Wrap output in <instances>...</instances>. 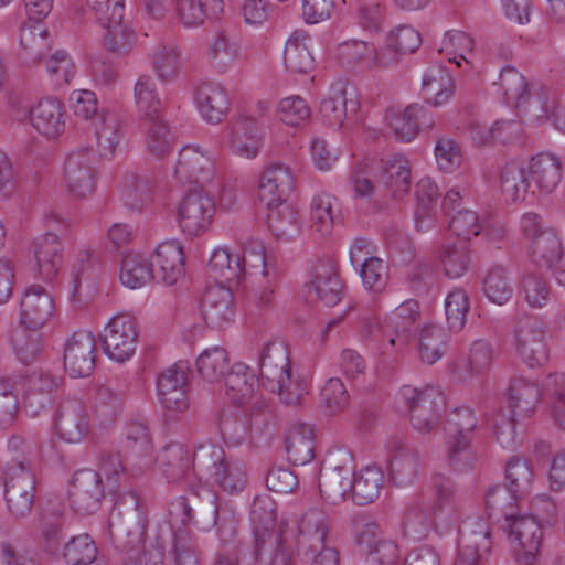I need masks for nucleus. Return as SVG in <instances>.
Returning a JSON list of instances; mask_svg holds the SVG:
<instances>
[{
    "label": "nucleus",
    "mask_w": 565,
    "mask_h": 565,
    "mask_svg": "<svg viewBox=\"0 0 565 565\" xmlns=\"http://www.w3.org/2000/svg\"><path fill=\"white\" fill-rule=\"evenodd\" d=\"M210 275L221 282L237 284L245 274L242 257L231 254L227 248L216 249L209 260Z\"/></svg>",
    "instance_id": "40"
},
{
    "label": "nucleus",
    "mask_w": 565,
    "mask_h": 565,
    "mask_svg": "<svg viewBox=\"0 0 565 565\" xmlns=\"http://www.w3.org/2000/svg\"><path fill=\"white\" fill-rule=\"evenodd\" d=\"M439 260L446 276L459 278L468 271L471 256L465 243H448L440 247Z\"/></svg>",
    "instance_id": "53"
},
{
    "label": "nucleus",
    "mask_w": 565,
    "mask_h": 565,
    "mask_svg": "<svg viewBox=\"0 0 565 565\" xmlns=\"http://www.w3.org/2000/svg\"><path fill=\"white\" fill-rule=\"evenodd\" d=\"M180 50L173 44L161 43L152 54V65L158 78L170 82L178 77L181 71Z\"/></svg>",
    "instance_id": "56"
},
{
    "label": "nucleus",
    "mask_w": 565,
    "mask_h": 565,
    "mask_svg": "<svg viewBox=\"0 0 565 565\" xmlns=\"http://www.w3.org/2000/svg\"><path fill=\"white\" fill-rule=\"evenodd\" d=\"M300 533L308 540L312 553L327 546L328 516L318 509L307 511L299 523Z\"/></svg>",
    "instance_id": "54"
},
{
    "label": "nucleus",
    "mask_w": 565,
    "mask_h": 565,
    "mask_svg": "<svg viewBox=\"0 0 565 565\" xmlns=\"http://www.w3.org/2000/svg\"><path fill=\"white\" fill-rule=\"evenodd\" d=\"M542 395L539 385L524 377H515L509 387V403L513 417L529 416Z\"/></svg>",
    "instance_id": "37"
},
{
    "label": "nucleus",
    "mask_w": 565,
    "mask_h": 565,
    "mask_svg": "<svg viewBox=\"0 0 565 565\" xmlns=\"http://www.w3.org/2000/svg\"><path fill=\"white\" fill-rule=\"evenodd\" d=\"M479 429V420L472 408L461 406L452 409L445 422L447 460L454 471L465 472L475 467L477 455L472 439Z\"/></svg>",
    "instance_id": "2"
},
{
    "label": "nucleus",
    "mask_w": 565,
    "mask_h": 565,
    "mask_svg": "<svg viewBox=\"0 0 565 565\" xmlns=\"http://www.w3.org/2000/svg\"><path fill=\"white\" fill-rule=\"evenodd\" d=\"M505 520L509 522V539L515 552L519 565H534L542 542V530L540 523L533 516H513L504 511Z\"/></svg>",
    "instance_id": "11"
},
{
    "label": "nucleus",
    "mask_w": 565,
    "mask_h": 565,
    "mask_svg": "<svg viewBox=\"0 0 565 565\" xmlns=\"http://www.w3.org/2000/svg\"><path fill=\"white\" fill-rule=\"evenodd\" d=\"M383 482L381 469L366 467L358 476H353L349 495L359 505L371 503L379 497Z\"/></svg>",
    "instance_id": "43"
},
{
    "label": "nucleus",
    "mask_w": 565,
    "mask_h": 565,
    "mask_svg": "<svg viewBox=\"0 0 565 565\" xmlns=\"http://www.w3.org/2000/svg\"><path fill=\"white\" fill-rule=\"evenodd\" d=\"M353 476L354 473L347 476L342 472L321 469L319 490L322 498L332 504L343 501L350 493Z\"/></svg>",
    "instance_id": "55"
},
{
    "label": "nucleus",
    "mask_w": 565,
    "mask_h": 565,
    "mask_svg": "<svg viewBox=\"0 0 565 565\" xmlns=\"http://www.w3.org/2000/svg\"><path fill=\"white\" fill-rule=\"evenodd\" d=\"M288 459L295 466H303L315 457V428L310 424H295L286 438Z\"/></svg>",
    "instance_id": "30"
},
{
    "label": "nucleus",
    "mask_w": 565,
    "mask_h": 565,
    "mask_svg": "<svg viewBox=\"0 0 565 565\" xmlns=\"http://www.w3.org/2000/svg\"><path fill=\"white\" fill-rule=\"evenodd\" d=\"M35 476L24 461L9 468L6 479V501L10 513L15 518H24L32 511L35 498Z\"/></svg>",
    "instance_id": "8"
},
{
    "label": "nucleus",
    "mask_w": 565,
    "mask_h": 565,
    "mask_svg": "<svg viewBox=\"0 0 565 565\" xmlns=\"http://www.w3.org/2000/svg\"><path fill=\"white\" fill-rule=\"evenodd\" d=\"M202 315L212 328L222 329L234 319V301L230 288L211 286L202 299Z\"/></svg>",
    "instance_id": "21"
},
{
    "label": "nucleus",
    "mask_w": 565,
    "mask_h": 565,
    "mask_svg": "<svg viewBox=\"0 0 565 565\" xmlns=\"http://www.w3.org/2000/svg\"><path fill=\"white\" fill-rule=\"evenodd\" d=\"M505 481L512 493H516L519 498L529 494L533 482V471L527 460L522 457H512L505 469Z\"/></svg>",
    "instance_id": "58"
},
{
    "label": "nucleus",
    "mask_w": 565,
    "mask_h": 565,
    "mask_svg": "<svg viewBox=\"0 0 565 565\" xmlns=\"http://www.w3.org/2000/svg\"><path fill=\"white\" fill-rule=\"evenodd\" d=\"M296 189L295 179H259L257 194L267 211L288 205Z\"/></svg>",
    "instance_id": "48"
},
{
    "label": "nucleus",
    "mask_w": 565,
    "mask_h": 565,
    "mask_svg": "<svg viewBox=\"0 0 565 565\" xmlns=\"http://www.w3.org/2000/svg\"><path fill=\"white\" fill-rule=\"evenodd\" d=\"M359 107V100L348 97L345 85L340 83L332 87L331 96L321 102L320 114L326 125L340 128L349 116L356 114Z\"/></svg>",
    "instance_id": "26"
},
{
    "label": "nucleus",
    "mask_w": 565,
    "mask_h": 565,
    "mask_svg": "<svg viewBox=\"0 0 565 565\" xmlns=\"http://www.w3.org/2000/svg\"><path fill=\"white\" fill-rule=\"evenodd\" d=\"M310 289L326 306L333 307L343 296V285L331 264H319L315 267Z\"/></svg>",
    "instance_id": "31"
},
{
    "label": "nucleus",
    "mask_w": 565,
    "mask_h": 565,
    "mask_svg": "<svg viewBox=\"0 0 565 565\" xmlns=\"http://www.w3.org/2000/svg\"><path fill=\"white\" fill-rule=\"evenodd\" d=\"M217 173L213 160L194 147H184L179 152L175 177H198Z\"/></svg>",
    "instance_id": "50"
},
{
    "label": "nucleus",
    "mask_w": 565,
    "mask_h": 565,
    "mask_svg": "<svg viewBox=\"0 0 565 565\" xmlns=\"http://www.w3.org/2000/svg\"><path fill=\"white\" fill-rule=\"evenodd\" d=\"M402 395L408 408L411 423L416 430L426 434L439 426L445 409V398L438 390L433 386L418 390L407 385L402 387Z\"/></svg>",
    "instance_id": "5"
},
{
    "label": "nucleus",
    "mask_w": 565,
    "mask_h": 565,
    "mask_svg": "<svg viewBox=\"0 0 565 565\" xmlns=\"http://www.w3.org/2000/svg\"><path fill=\"white\" fill-rule=\"evenodd\" d=\"M196 369L207 382L221 381L230 370L227 351L222 347L206 349L196 359Z\"/></svg>",
    "instance_id": "51"
},
{
    "label": "nucleus",
    "mask_w": 565,
    "mask_h": 565,
    "mask_svg": "<svg viewBox=\"0 0 565 565\" xmlns=\"http://www.w3.org/2000/svg\"><path fill=\"white\" fill-rule=\"evenodd\" d=\"M104 497V486L100 475L92 469L78 470L74 473L68 489L72 509L81 515L95 513Z\"/></svg>",
    "instance_id": "13"
},
{
    "label": "nucleus",
    "mask_w": 565,
    "mask_h": 565,
    "mask_svg": "<svg viewBox=\"0 0 565 565\" xmlns=\"http://www.w3.org/2000/svg\"><path fill=\"white\" fill-rule=\"evenodd\" d=\"M53 309L50 294L41 286H32L20 301V323L30 330H39L49 321Z\"/></svg>",
    "instance_id": "17"
},
{
    "label": "nucleus",
    "mask_w": 565,
    "mask_h": 565,
    "mask_svg": "<svg viewBox=\"0 0 565 565\" xmlns=\"http://www.w3.org/2000/svg\"><path fill=\"white\" fill-rule=\"evenodd\" d=\"M33 254L38 274L43 280H53L62 266L63 244L60 237L52 232L36 237L33 242Z\"/></svg>",
    "instance_id": "23"
},
{
    "label": "nucleus",
    "mask_w": 565,
    "mask_h": 565,
    "mask_svg": "<svg viewBox=\"0 0 565 565\" xmlns=\"http://www.w3.org/2000/svg\"><path fill=\"white\" fill-rule=\"evenodd\" d=\"M337 198L330 193L316 194L310 202V226L321 236L331 234L334 221Z\"/></svg>",
    "instance_id": "46"
},
{
    "label": "nucleus",
    "mask_w": 565,
    "mask_h": 565,
    "mask_svg": "<svg viewBox=\"0 0 565 565\" xmlns=\"http://www.w3.org/2000/svg\"><path fill=\"white\" fill-rule=\"evenodd\" d=\"M194 457L195 450L191 452L188 446L171 443L160 450L156 457V461L168 482L173 483L185 478L191 468L198 472Z\"/></svg>",
    "instance_id": "20"
},
{
    "label": "nucleus",
    "mask_w": 565,
    "mask_h": 565,
    "mask_svg": "<svg viewBox=\"0 0 565 565\" xmlns=\"http://www.w3.org/2000/svg\"><path fill=\"white\" fill-rule=\"evenodd\" d=\"M483 291L490 301L500 306L512 298L513 287L504 267H491L483 280Z\"/></svg>",
    "instance_id": "59"
},
{
    "label": "nucleus",
    "mask_w": 565,
    "mask_h": 565,
    "mask_svg": "<svg viewBox=\"0 0 565 565\" xmlns=\"http://www.w3.org/2000/svg\"><path fill=\"white\" fill-rule=\"evenodd\" d=\"M206 509L212 516L213 525L217 527L221 547L213 565H239L241 555L246 544L236 540L237 520L235 512L227 507L218 505L214 494L207 493Z\"/></svg>",
    "instance_id": "6"
},
{
    "label": "nucleus",
    "mask_w": 565,
    "mask_h": 565,
    "mask_svg": "<svg viewBox=\"0 0 565 565\" xmlns=\"http://www.w3.org/2000/svg\"><path fill=\"white\" fill-rule=\"evenodd\" d=\"M97 139V147L102 157H113L122 136V125L114 111L102 110L93 125Z\"/></svg>",
    "instance_id": "36"
},
{
    "label": "nucleus",
    "mask_w": 565,
    "mask_h": 565,
    "mask_svg": "<svg viewBox=\"0 0 565 565\" xmlns=\"http://www.w3.org/2000/svg\"><path fill=\"white\" fill-rule=\"evenodd\" d=\"M32 126L43 136L54 138L65 128L62 104L56 98L41 99L29 110Z\"/></svg>",
    "instance_id": "27"
},
{
    "label": "nucleus",
    "mask_w": 565,
    "mask_h": 565,
    "mask_svg": "<svg viewBox=\"0 0 565 565\" xmlns=\"http://www.w3.org/2000/svg\"><path fill=\"white\" fill-rule=\"evenodd\" d=\"M338 57L349 68L359 65L367 68L374 65H387L383 57L377 54L375 46L365 41L351 40L341 43L338 47Z\"/></svg>",
    "instance_id": "39"
},
{
    "label": "nucleus",
    "mask_w": 565,
    "mask_h": 565,
    "mask_svg": "<svg viewBox=\"0 0 565 565\" xmlns=\"http://www.w3.org/2000/svg\"><path fill=\"white\" fill-rule=\"evenodd\" d=\"M386 120L402 142L412 141L420 129H430L434 126L430 113L418 104L407 106L403 113L395 110L387 113Z\"/></svg>",
    "instance_id": "19"
},
{
    "label": "nucleus",
    "mask_w": 565,
    "mask_h": 565,
    "mask_svg": "<svg viewBox=\"0 0 565 565\" xmlns=\"http://www.w3.org/2000/svg\"><path fill=\"white\" fill-rule=\"evenodd\" d=\"M258 365L263 386L280 395L285 404L297 405L307 394L303 383L291 376L288 350L282 342H267L262 350Z\"/></svg>",
    "instance_id": "1"
},
{
    "label": "nucleus",
    "mask_w": 565,
    "mask_h": 565,
    "mask_svg": "<svg viewBox=\"0 0 565 565\" xmlns=\"http://www.w3.org/2000/svg\"><path fill=\"white\" fill-rule=\"evenodd\" d=\"M122 451L126 459L135 460L141 470L152 465V438L146 423L130 422L127 425Z\"/></svg>",
    "instance_id": "24"
},
{
    "label": "nucleus",
    "mask_w": 565,
    "mask_h": 565,
    "mask_svg": "<svg viewBox=\"0 0 565 565\" xmlns=\"http://www.w3.org/2000/svg\"><path fill=\"white\" fill-rule=\"evenodd\" d=\"M355 542L360 553L365 555V565H398V546L382 537L376 523L369 522L359 527Z\"/></svg>",
    "instance_id": "14"
},
{
    "label": "nucleus",
    "mask_w": 565,
    "mask_h": 565,
    "mask_svg": "<svg viewBox=\"0 0 565 565\" xmlns=\"http://www.w3.org/2000/svg\"><path fill=\"white\" fill-rule=\"evenodd\" d=\"M225 394L235 404H244L255 392L256 380L244 363H235L225 374Z\"/></svg>",
    "instance_id": "45"
},
{
    "label": "nucleus",
    "mask_w": 565,
    "mask_h": 565,
    "mask_svg": "<svg viewBox=\"0 0 565 565\" xmlns=\"http://www.w3.org/2000/svg\"><path fill=\"white\" fill-rule=\"evenodd\" d=\"M36 331L21 326L12 333L14 352L24 364L33 362L41 352V337Z\"/></svg>",
    "instance_id": "63"
},
{
    "label": "nucleus",
    "mask_w": 565,
    "mask_h": 565,
    "mask_svg": "<svg viewBox=\"0 0 565 565\" xmlns=\"http://www.w3.org/2000/svg\"><path fill=\"white\" fill-rule=\"evenodd\" d=\"M154 280L173 285L184 273V253L177 241L161 243L151 257Z\"/></svg>",
    "instance_id": "18"
},
{
    "label": "nucleus",
    "mask_w": 565,
    "mask_h": 565,
    "mask_svg": "<svg viewBox=\"0 0 565 565\" xmlns=\"http://www.w3.org/2000/svg\"><path fill=\"white\" fill-rule=\"evenodd\" d=\"M516 172L521 177H525L526 173L532 177H556L562 172V163L558 157L540 152L531 158L526 169L515 160L507 163L500 177L513 175Z\"/></svg>",
    "instance_id": "41"
},
{
    "label": "nucleus",
    "mask_w": 565,
    "mask_h": 565,
    "mask_svg": "<svg viewBox=\"0 0 565 565\" xmlns=\"http://www.w3.org/2000/svg\"><path fill=\"white\" fill-rule=\"evenodd\" d=\"M516 352L530 367L544 364L548 360L546 330L535 317L518 320L514 330Z\"/></svg>",
    "instance_id": "10"
},
{
    "label": "nucleus",
    "mask_w": 565,
    "mask_h": 565,
    "mask_svg": "<svg viewBox=\"0 0 565 565\" xmlns=\"http://www.w3.org/2000/svg\"><path fill=\"white\" fill-rule=\"evenodd\" d=\"M435 511L431 510L430 501L425 497H417L408 505L404 519L403 529L406 536L413 540L424 539L433 523Z\"/></svg>",
    "instance_id": "38"
},
{
    "label": "nucleus",
    "mask_w": 565,
    "mask_h": 565,
    "mask_svg": "<svg viewBox=\"0 0 565 565\" xmlns=\"http://www.w3.org/2000/svg\"><path fill=\"white\" fill-rule=\"evenodd\" d=\"M419 454L416 450L399 449L391 460V476L397 486L413 483L418 473Z\"/></svg>",
    "instance_id": "57"
},
{
    "label": "nucleus",
    "mask_w": 565,
    "mask_h": 565,
    "mask_svg": "<svg viewBox=\"0 0 565 565\" xmlns=\"http://www.w3.org/2000/svg\"><path fill=\"white\" fill-rule=\"evenodd\" d=\"M431 490L434 494L430 501L431 510L435 513H452L458 509L456 502V487L454 481L441 473H436L431 478Z\"/></svg>",
    "instance_id": "61"
},
{
    "label": "nucleus",
    "mask_w": 565,
    "mask_h": 565,
    "mask_svg": "<svg viewBox=\"0 0 565 565\" xmlns=\"http://www.w3.org/2000/svg\"><path fill=\"white\" fill-rule=\"evenodd\" d=\"M104 353L111 360L122 363L136 351L138 331L136 321L129 315H118L110 319L100 335Z\"/></svg>",
    "instance_id": "9"
},
{
    "label": "nucleus",
    "mask_w": 565,
    "mask_h": 565,
    "mask_svg": "<svg viewBox=\"0 0 565 565\" xmlns=\"http://www.w3.org/2000/svg\"><path fill=\"white\" fill-rule=\"evenodd\" d=\"M267 225L277 239L290 242L300 235L303 222L299 211L288 204L267 211Z\"/></svg>",
    "instance_id": "33"
},
{
    "label": "nucleus",
    "mask_w": 565,
    "mask_h": 565,
    "mask_svg": "<svg viewBox=\"0 0 565 565\" xmlns=\"http://www.w3.org/2000/svg\"><path fill=\"white\" fill-rule=\"evenodd\" d=\"M250 525L253 533L252 556L260 561L270 540L282 535L276 526V503L267 494L256 495L250 507Z\"/></svg>",
    "instance_id": "12"
},
{
    "label": "nucleus",
    "mask_w": 565,
    "mask_h": 565,
    "mask_svg": "<svg viewBox=\"0 0 565 565\" xmlns=\"http://www.w3.org/2000/svg\"><path fill=\"white\" fill-rule=\"evenodd\" d=\"M21 45V55L26 62L42 61L51 51L47 42V31L40 26L22 29Z\"/></svg>",
    "instance_id": "62"
},
{
    "label": "nucleus",
    "mask_w": 565,
    "mask_h": 565,
    "mask_svg": "<svg viewBox=\"0 0 565 565\" xmlns=\"http://www.w3.org/2000/svg\"><path fill=\"white\" fill-rule=\"evenodd\" d=\"M135 98L143 122L163 118V105L149 75H141L138 78Z\"/></svg>",
    "instance_id": "42"
},
{
    "label": "nucleus",
    "mask_w": 565,
    "mask_h": 565,
    "mask_svg": "<svg viewBox=\"0 0 565 565\" xmlns=\"http://www.w3.org/2000/svg\"><path fill=\"white\" fill-rule=\"evenodd\" d=\"M447 348V334L436 324H426L422 328L418 339V352L420 360L426 364H434L445 353Z\"/></svg>",
    "instance_id": "52"
},
{
    "label": "nucleus",
    "mask_w": 565,
    "mask_h": 565,
    "mask_svg": "<svg viewBox=\"0 0 565 565\" xmlns=\"http://www.w3.org/2000/svg\"><path fill=\"white\" fill-rule=\"evenodd\" d=\"M56 430L68 443L81 441L89 429L88 415L82 402L71 399L62 403L56 415Z\"/></svg>",
    "instance_id": "22"
},
{
    "label": "nucleus",
    "mask_w": 565,
    "mask_h": 565,
    "mask_svg": "<svg viewBox=\"0 0 565 565\" xmlns=\"http://www.w3.org/2000/svg\"><path fill=\"white\" fill-rule=\"evenodd\" d=\"M96 341L88 331H77L65 344L64 367L73 377L89 376L95 369Z\"/></svg>",
    "instance_id": "16"
},
{
    "label": "nucleus",
    "mask_w": 565,
    "mask_h": 565,
    "mask_svg": "<svg viewBox=\"0 0 565 565\" xmlns=\"http://www.w3.org/2000/svg\"><path fill=\"white\" fill-rule=\"evenodd\" d=\"M419 318V303L414 300L403 302L390 317V324L393 335L390 343L395 345H405L414 337L416 331V322Z\"/></svg>",
    "instance_id": "34"
},
{
    "label": "nucleus",
    "mask_w": 565,
    "mask_h": 565,
    "mask_svg": "<svg viewBox=\"0 0 565 565\" xmlns=\"http://www.w3.org/2000/svg\"><path fill=\"white\" fill-rule=\"evenodd\" d=\"M214 199L211 182L204 184L198 179L188 182L178 212L180 227L185 234L198 236L206 231L214 213Z\"/></svg>",
    "instance_id": "4"
},
{
    "label": "nucleus",
    "mask_w": 565,
    "mask_h": 565,
    "mask_svg": "<svg viewBox=\"0 0 565 565\" xmlns=\"http://www.w3.org/2000/svg\"><path fill=\"white\" fill-rule=\"evenodd\" d=\"M60 382L61 379L45 372H36L29 377L24 403L32 415L51 405L52 393L60 386Z\"/></svg>",
    "instance_id": "32"
},
{
    "label": "nucleus",
    "mask_w": 565,
    "mask_h": 565,
    "mask_svg": "<svg viewBox=\"0 0 565 565\" xmlns=\"http://www.w3.org/2000/svg\"><path fill=\"white\" fill-rule=\"evenodd\" d=\"M303 31H295L286 43L284 61L292 73L308 74L315 67V58L305 44Z\"/></svg>",
    "instance_id": "47"
},
{
    "label": "nucleus",
    "mask_w": 565,
    "mask_h": 565,
    "mask_svg": "<svg viewBox=\"0 0 565 565\" xmlns=\"http://www.w3.org/2000/svg\"><path fill=\"white\" fill-rule=\"evenodd\" d=\"M109 529L117 535H125L129 544L142 542L148 525L140 499L135 492L121 494L116 500L109 515Z\"/></svg>",
    "instance_id": "7"
},
{
    "label": "nucleus",
    "mask_w": 565,
    "mask_h": 565,
    "mask_svg": "<svg viewBox=\"0 0 565 565\" xmlns=\"http://www.w3.org/2000/svg\"><path fill=\"white\" fill-rule=\"evenodd\" d=\"M158 397L162 406L182 413L190 406L188 395V367L181 362L162 371L157 379Z\"/></svg>",
    "instance_id": "15"
},
{
    "label": "nucleus",
    "mask_w": 565,
    "mask_h": 565,
    "mask_svg": "<svg viewBox=\"0 0 565 565\" xmlns=\"http://www.w3.org/2000/svg\"><path fill=\"white\" fill-rule=\"evenodd\" d=\"M490 526L480 516L468 518L459 525V551L468 557H480L491 548Z\"/></svg>",
    "instance_id": "25"
},
{
    "label": "nucleus",
    "mask_w": 565,
    "mask_h": 565,
    "mask_svg": "<svg viewBox=\"0 0 565 565\" xmlns=\"http://www.w3.org/2000/svg\"><path fill=\"white\" fill-rule=\"evenodd\" d=\"M195 468L198 473L211 479L215 484L228 493L242 491L246 483L244 466L230 460L224 450L206 443L195 448Z\"/></svg>",
    "instance_id": "3"
},
{
    "label": "nucleus",
    "mask_w": 565,
    "mask_h": 565,
    "mask_svg": "<svg viewBox=\"0 0 565 565\" xmlns=\"http://www.w3.org/2000/svg\"><path fill=\"white\" fill-rule=\"evenodd\" d=\"M97 554V546L87 533L73 536L65 543L63 552L66 563L71 565L92 564Z\"/></svg>",
    "instance_id": "60"
},
{
    "label": "nucleus",
    "mask_w": 565,
    "mask_h": 565,
    "mask_svg": "<svg viewBox=\"0 0 565 565\" xmlns=\"http://www.w3.org/2000/svg\"><path fill=\"white\" fill-rule=\"evenodd\" d=\"M499 85L507 103L519 106L527 100V82L514 67L507 66L501 71Z\"/></svg>",
    "instance_id": "64"
},
{
    "label": "nucleus",
    "mask_w": 565,
    "mask_h": 565,
    "mask_svg": "<svg viewBox=\"0 0 565 565\" xmlns=\"http://www.w3.org/2000/svg\"><path fill=\"white\" fill-rule=\"evenodd\" d=\"M195 102L203 118L212 124L223 120L230 109L225 89L214 83H203L195 92Z\"/></svg>",
    "instance_id": "28"
},
{
    "label": "nucleus",
    "mask_w": 565,
    "mask_h": 565,
    "mask_svg": "<svg viewBox=\"0 0 565 565\" xmlns=\"http://www.w3.org/2000/svg\"><path fill=\"white\" fill-rule=\"evenodd\" d=\"M202 490L203 495H201L199 491L193 490L189 495H180L171 502L170 516L173 526L180 524L185 527L194 519V508L198 511L199 518L202 519L203 522H207L213 525L212 516L205 505L207 493H213L207 489Z\"/></svg>",
    "instance_id": "29"
},
{
    "label": "nucleus",
    "mask_w": 565,
    "mask_h": 565,
    "mask_svg": "<svg viewBox=\"0 0 565 565\" xmlns=\"http://www.w3.org/2000/svg\"><path fill=\"white\" fill-rule=\"evenodd\" d=\"M119 278L122 285L131 289L141 288L147 282L154 280L151 259L149 260L142 254L132 250L124 252Z\"/></svg>",
    "instance_id": "35"
},
{
    "label": "nucleus",
    "mask_w": 565,
    "mask_h": 565,
    "mask_svg": "<svg viewBox=\"0 0 565 565\" xmlns=\"http://www.w3.org/2000/svg\"><path fill=\"white\" fill-rule=\"evenodd\" d=\"M260 143L259 129L255 118L245 116L239 118L233 132L232 145L234 150L246 158H254Z\"/></svg>",
    "instance_id": "49"
},
{
    "label": "nucleus",
    "mask_w": 565,
    "mask_h": 565,
    "mask_svg": "<svg viewBox=\"0 0 565 565\" xmlns=\"http://www.w3.org/2000/svg\"><path fill=\"white\" fill-rule=\"evenodd\" d=\"M529 256L532 263L550 269L563 256L562 242L553 230L543 231L529 243Z\"/></svg>",
    "instance_id": "44"
}]
</instances>
